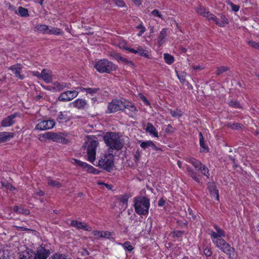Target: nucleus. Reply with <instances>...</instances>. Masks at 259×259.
Returning <instances> with one entry per match:
<instances>
[{
    "instance_id": "62",
    "label": "nucleus",
    "mask_w": 259,
    "mask_h": 259,
    "mask_svg": "<svg viewBox=\"0 0 259 259\" xmlns=\"http://www.w3.org/2000/svg\"><path fill=\"white\" fill-rule=\"evenodd\" d=\"M135 5L139 6L141 5L142 0H132Z\"/></svg>"
},
{
    "instance_id": "9",
    "label": "nucleus",
    "mask_w": 259,
    "mask_h": 259,
    "mask_svg": "<svg viewBox=\"0 0 259 259\" xmlns=\"http://www.w3.org/2000/svg\"><path fill=\"white\" fill-rule=\"evenodd\" d=\"M213 244L215 246L221 250L223 252L229 256V258L233 257L234 255V248L223 239H221Z\"/></svg>"
},
{
    "instance_id": "59",
    "label": "nucleus",
    "mask_w": 259,
    "mask_h": 259,
    "mask_svg": "<svg viewBox=\"0 0 259 259\" xmlns=\"http://www.w3.org/2000/svg\"><path fill=\"white\" fill-rule=\"evenodd\" d=\"M98 184L99 185L105 186L107 188V189H108V190H111L112 189V188L111 185L107 184H105V183H102V182H98Z\"/></svg>"
},
{
    "instance_id": "52",
    "label": "nucleus",
    "mask_w": 259,
    "mask_h": 259,
    "mask_svg": "<svg viewBox=\"0 0 259 259\" xmlns=\"http://www.w3.org/2000/svg\"><path fill=\"white\" fill-rule=\"evenodd\" d=\"M248 44L254 49H259V42L255 41H249Z\"/></svg>"
},
{
    "instance_id": "53",
    "label": "nucleus",
    "mask_w": 259,
    "mask_h": 259,
    "mask_svg": "<svg viewBox=\"0 0 259 259\" xmlns=\"http://www.w3.org/2000/svg\"><path fill=\"white\" fill-rule=\"evenodd\" d=\"M119 47L121 49L125 50L128 51L130 52V50L132 49V48H130L126 46V44L124 42H120L119 44Z\"/></svg>"
},
{
    "instance_id": "1",
    "label": "nucleus",
    "mask_w": 259,
    "mask_h": 259,
    "mask_svg": "<svg viewBox=\"0 0 259 259\" xmlns=\"http://www.w3.org/2000/svg\"><path fill=\"white\" fill-rule=\"evenodd\" d=\"M106 146L112 150H120L123 146V143L119 134L115 132H107L103 136Z\"/></svg>"
},
{
    "instance_id": "21",
    "label": "nucleus",
    "mask_w": 259,
    "mask_h": 259,
    "mask_svg": "<svg viewBox=\"0 0 259 259\" xmlns=\"http://www.w3.org/2000/svg\"><path fill=\"white\" fill-rule=\"evenodd\" d=\"M82 91L85 92L87 94L90 95L91 96L99 97L101 94V90L98 88H83Z\"/></svg>"
},
{
    "instance_id": "16",
    "label": "nucleus",
    "mask_w": 259,
    "mask_h": 259,
    "mask_svg": "<svg viewBox=\"0 0 259 259\" xmlns=\"http://www.w3.org/2000/svg\"><path fill=\"white\" fill-rule=\"evenodd\" d=\"M73 227L77 229H82L87 231H91V228L86 223L80 222L76 220H72L70 224Z\"/></svg>"
},
{
    "instance_id": "63",
    "label": "nucleus",
    "mask_w": 259,
    "mask_h": 259,
    "mask_svg": "<svg viewBox=\"0 0 259 259\" xmlns=\"http://www.w3.org/2000/svg\"><path fill=\"white\" fill-rule=\"evenodd\" d=\"M141 99L142 100V101L144 102L145 104L146 105H150V103L149 102V101L147 100V99H146V98L145 97H144V96H142L141 97Z\"/></svg>"
},
{
    "instance_id": "23",
    "label": "nucleus",
    "mask_w": 259,
    "mask_h": 259,
    "mask_svg": "<svg viewBox=\"0 0 259 259\" xmlns=\"http://www.w3.org/2000/svg\"><path fill=\"white\" fill-rule=\"evenodd\" d=\"M14 137V133L11 132H0V143L9 141Z\"/></svg>"
},
{
    "instance_id": "18",
    "label": "nucleus",
    "mask_w": 259,
    "mask_h": 259,
    "mask_svg": "<svg viewBox=\"0 0 259 259\" xmlns=\"http://www.w3.org/2000/svg\"><path fill=\"white\" fill-rule=\"evenodd\" d=\"M40 78L46 83L51 82L52 81V71L48 69H44L41 72Z\"/></svg>"
},
{
    "instance_id": "14",
    "label": "nucleus",
    "mask_w": 259,
    "mask_h": 259,
    "mask_svg": "<svg viewBox=\"0 0 259 259\" xmlns=\"http://www.w3.org/2000/svg\"><path fill=\"white\" fill-rule=\"evenodd\" d=\"M9 69L13 72L18 79L23 80L25 78V76L21 73L22 66L20 64L13 65L10 66Z\"/></svg>"
},
{
    "instance_id": "42",
    "label": "nucleus",
    "mask_w": 259,
    "mask_h": 259,
    "mask_svg": "<svg viewBox=\"0 0 259 259\" xmlns=\"http://www.w3.org/2000/svg\"><path fill=\"white\" fill-rule=\"evenodd\" d=\"M170 115L174 117H180L182 116V112L181 110L177 109L175 110H169Z\"/></svg>"
},
{
    "instance_id": "15",
    "label": "nucleus",
    "mask_w": 259,
    "mask_h": 259,
    "mask_svg": "<svg viewBox=\"0 0 259 259\" xmlns=\"http://www.w3.org/2000/svg\"><path fill=\"white\" fill-rule=\"evenodd\" d=\"M210 16V21L220 27H224L229 23L228 20L224 15H221L220 18L216 17L214 15Z\"/></svg>"
},
{
    "instance_id": "44",
    "label": "nucleus",
    "mask_w": 259,
    "mask_h": 259,
    "mask_svg": "<svg viewBox=\"0 0 259 259\" xmlns=\"http://www.w3.org/2000/svg\"><path fill=\"white\" fill-rule=\"evenodd\" d=\"M73 161H74V163L75 164H76L80 166V167L84 168L85 170L87 169V167L89 165V164H88L87 163L81 161L76 159H73Z\"/></svg>"
},
{
    "instance_id": "5",
    "label": "nucleus",
    "mask_w": 259,
    "mask_h": 259,
    "mask_svg": "<svg viewBox=\"0 0 259 259\" xmlns=\"http://www.w3.org/2000/svg\"><path fill=\"white\" fill-rule=\"evenodd\" d=\"M114 156L111 153L105 152L100 155L98 166L107 171H111L114 166Z\"/></svg>"
},
{
    "instance_id": "64",
    "label": "nucleus",
    "mask_w": 259,
    "mask_h": 259,
    "mask_svg": "<svg viewBox=\"0 0 259 259\" xmlns=\"http://www.w3.org/2000/svg\"><path fill=\"white\" fill-rule=\"evenodd\" d=\"M32 75L40 78L41 73H40L38 71H33L32 72Z\"/></svg>"
},
{
    "instance_id": "25",
    "label": "nucleus",
    "mask_w": 259,
    "mask_h": 259,
    "mask_svg": "<svg viewBox=\"0 0 259 259\" xmlns=\"http://www.w3.org/2000/svg\"><path fill=\"white\" fill-rule=\"evenodd\" d=\"M196 11L198 14L205 17L208 21H210V19H209L210 16H212L213 14H211L205 8L199 7L197 8Z\"/></svg>"
},
{
    "instance_id": "10",
    "label": "nucleus",
    "mask_w": 259,
    "mask_h": 259,
    "mask_svg": "<svg viewBox=\"0 0 259 259\" xmlns=\"http://www.w3.org/2000/svg\"><path fill=\"white\" fill-rule=\"evenodd\" d=\"M124 101L114 99L108 105V112L114 113L125 109Z\"/></svg>"
},
{
    "instance_id": "29",
    "label": "nucleus",
    "mask_w": 259,
    "mask_h": 259,
    "mask_svg": "<svg viewBox=\"0 0 259 259\" xmlns=\"http://www.w3.org/2000/svg\"><path fill=\"white\" fill-rule=\"evenodd\" d=\"M140 146L143 149L150 147L152 150H158V148L152 141H143L141 143Z\"/></svg>"
},
{
    "instance_id": "45",
    "label": "nucleus",
    "mask_w": 259,
    "mask_h": 259,
    "mask_svg": "<svg viewBox=\"0 0 259 259\" xmlns=\"http://www.w3.org/2000/svg\"><path fill=\"white\" fill-rule=\"evenodd\" d=\"M111 56L118 61L124 62V61H125V58L122 57L119 53L114 52Z\"/></svg>"
},
{
    "instance_id": "57",
    "label": "nucleus",
    "mask_w": 259,
    "mask_h": 259,
    "mask_svg": "<svg viewBox=\"0 0 259 259\" xmlns=\"http://www.w3.org/2000/svg\"><path fill=\"white\" fill-rule=\"evenodd\" d=\"M203 253L206 256H210L211 255V251L209 248L204 249Z\"/></svg>"
},
{
    "instance_id": "37",
    "label": "nucleus",
    "mask_w": 259,
    "mask_h": 259,
    "mask_svg": "<svg viewBox=\"0 0 259 259\" xmlns=\"http://www.w3.org/2000/svg\"><path fill=\"white\" fill-rule=\"evenodd\" d=\"M36 28L39 31L43 33L48 34V32H49V26L46 25L39 24L37 25Z\"/></svg>"
},
{
    "instance_id": "22",
    "label": "nucleus",
    "mask_w": 259,
    "mask_h": 259,
    "mask_svg": "<svg viewBox=\"0 0 259 259\" xmlns=\"http://www.w3.org/2000/svg\"><path fill=\"white\" fill-rule=\"evenodd\" d=\"M73 107L83 109L87 105V101L82 99H77L70 104Z\"/></svg>"
},
{
    "instance_id": "54",
    "label": "nucleus",
    "mask_w": 259,
    "mask_h": 259,
    "mask_svg": "<svg viewBox=\"0 0 259 259\" xmlns=\"http://www.w3.org/2000/svg\"><path fill=\"white\" fill-rule=\"evenodd\" d=\"M228 4L230 6L232 10L234 12H237L239 10V6L234 4L231 2H228Z\"/></svg>"
},
{
    "instance_id": "40",
    "label": "nucleus",
    "mask_w": 259,
    "mask_h": 259,
    "mask_svg": "<svg viewBox=\"0 0 259 259\" xmlns=\"http://www.w3.org/2000/svg\"><path fill=\"white\" fill-rule=\"evenodd\" d=\"M119 244L121 245L124 249L127 250L129 252L132 251L134 249V247L129 241H126L124 243H120Z\"/></svg>"
},
{
    "instance_id": "58",
    "label": "nucleus",
    "mask_w": 259,
    "mask_h": 259,
    "mask_svg": "<svg viewBox=\"0 0 259 259\" xmlns=\"http://www.w3.org/2000/svg\"><path fill=\"white\" fill-rule=\"evenodd\" d=\"M128 66L132 68H134L135 67V64L132 61L128 60L127 59H125V61H124Z\"/></svg>"
},
{
    "instance_id": "38",
    "label": "nucleus",
    "mask_w": 259,
    "mask_h": 259,
    "mask_svg": "<svg viewBox=\"0 0 259 259\" xmlns=\"http://www.w3.org/2000/svg\"><path fill=\"white\" fill-rule=\"evenodd\" d=\"M17 13L21 17H26L29 16L28 10L22 7H19L18 8V12Z\"/></svg>"
},
{
    "instance_id": "20",
    "label": "nucleus",
    "mask_w": 259,
    "mask_h": 259,
    "mask_svg": "<svg viewBox=\"0 0 259 259\" xmlns=\"http://www.w3.org/2000/svg\"><path fill=\"white\" fill-rule=\"evenodd\" d=\"M125 109H124L126 113L130 115L136 114L138 111L136 107L132 103L124 101Z\"/></svg>"
},
{
    "instance_id": "13",
    "label": "nucleus",
    "mask_w": 259,
    "mask_h": 259,
    "mask_svg": "<svg viewBox=\"0 0 259 259\" xmlns=\"http://www.w3.org/2000/svg\"><path fill=\"white\" fill-rule=\"evenodd\" d=\"M55 124V123L53 120H42L36 125L35 130L44 131L51 129L54 127Z\"/></svg>"
},
{
    "instance_id": "35",
    "label": "nucleus",
    "mask_w": 259,
    "mask_h": 259,
    "mask_svg": "<svg viewBox=\"0 0 259 259\" xmlns=\"http://www.w3.org/2000/svg\"><path fill=\"white\" fill-rule=\"evenodd\" d=\"M163 58L165 63L168 65L172 64L175 61L174 56L167 53L164 54Z\"/></svg>"
},
{
    "instance_id": "11",
    "label": "nucleus",
    "mask_w": 259,
    "mask_h": 259,
    "mask_svg": "<svg viewBox=\"0 0 259 259\" xmlns=\"http://www.w3.org/2000/svg\"><path fill=\"white\" fill-rule=\"evenodd\" d=\"M214 228L216 231H212L209 233L213 243L221 239H223V238L225 237V233L222 229L217 225H214Z\"/></svg>"
},
{
    "instance_id": "34",
    "label": "nucleus",
    "mask_w": 259,
    "mask_h": 259,
    "mask_svg": "<svg viewBox=\"0 0 259 259\" xmlns=\"http://www.w3.org/2000/svg\"><path fill=\"white\" fill-rule=\"evenodd\" d=\"M119 200L122 203L123 208H126L128 204L129 196L127 195H121L119 197Z\"/></svg>"
},
{
    "instance_id": "3",
    "label": "nucleus",
    "mask_w": 259,
    "mask_h": 259,
    "mask_svg": "<svg viewBox=\"0 0 259 259\" xmlns=\"http://www.w3.org/2000/svg\"><path fill=\"white\" fill-rule=\"evenodd\" d=\"M98 145V142L92 138H88L83 144V146L87 150L88 160L91 163H93L96 159V150Z\"/></svg>"
},
{
    "instance_id": "36",
    "label": "nucleus",
    "mask_w": 259,
    "mask_h": 259,
    "mask_svg": "<svg viewBox=\"0 0 259 259\" xmlns=\"http://www.w3.org/2000/svg\"><path fill=\"white\" fill-rule=\"evenodd\" d=\"M48 184L51 187L56 188H60L62 186L61 183L59 182L52 180L50 178H47Z\"/></svg>"
},
{
    "instance_id": "39",
    "label": "nucleus",
    "mask_w": 259,
    "mask_h": 259,
    "mask_svg": "<svg viewBox=\"0 0 259 259\" xmlns=\"http://www.w3.org/2000/svg\"><path fill=\"white\" fill-rule=\"evenodd\" d=\"M66 87L64 82H56L54 83V88L55 91H59L63 90Z\"/></svg>"
},
{
    "instance_id": "4",
    "label": "nucleus",
    "mask_w": 259,
    "mask_h": 259,
    "mask_svg": "<svg viewBox=\"0 0 259 259\" xmlns=\"http://www.w3.org/2000/svg\"><path fill=\"white\" fill-rule=\"evenodd\" d=\"M94 67L100 73H109L115 70L117 66L112 62L106 59H103L96 62Z\"/></svg>"
},
{
    "instance_id": "61",
    "label": "nucleus",
    "mask_w": 259,
    "mask_h": 259,
    "mask_svg": "<svg viewBox=\"0 0 259 259\" xmlns=\"http://www.w3.org/2000/svg\"><path fill=\"white\" fill-rule=\"evenodd\" d=\"M14 211L16 212H19L21 213L22 212L23 209L21 208H20L18 206H15L13 208Z\"/></svg>"
},
{
    "instance_id": "17",
    "label": "nucleus",
    "mask_w": 259,
    "mask_h": 259,
    "mask_svg": "<svg viewBox=\"0 0 259 259\" xmlns=\"http://www.w3.org/2000/svg\"><path fill=\"white\" fill-rule=\"evenodd\" d=\"M130 52L134 54H138L139 55L143 56L148 59L151 58L149 54V52L142 46H138L136 49H132L130 50Z\"/></svg>"
},
{
    "instance_id": "31",
    "label": "nucleus",
    "mask_w": 259,
    "mask_h": 259,
    "mask_svg": "<svg viewBox=\"0 0 259 259\" xmlns=\"http://www.w3.org/2000/svg\"><path fill=\"white\" fill-rule=\"evenodd\" d=\"M69 117L67 112H60L57 117V120L59 122H63L69 120Z\"/></svg>"
},
{
    "instance_id": "49",
    "label": "nucleus",
    "mask_w": 259,
    "mask_h": 259,
    "mask_svg": "<svg viewBox=\"0 0 259 259\" xmlns=\"http://www.w3.org/2000/svg\"><path fill=\"white\" fill-rule=\"evenodd\" d=\"M89 172L94 174H99V170L96 169L92 165L89 164L87 168L86 169Z\"/></svg>"
},
{
    "instance_id": "51",
    "label": "nucleus",
    "mask_w": 259,
    "mask_h": 259,
    "mask_svg": "<svg viewBox=\"0 0 259 259\" xmlns=\"http://www.w3.org/2000/svg\"><path fill=\"white\" fill-rule=\"evenodd\" d=\"M92 234L95 237L96 239L102 238V231L95 230L92 232Z\"/></svg>"
},
{
    "instance_id": "30",
    "label": "nucleus",
    "mask_w": 259,
    "mask_h": 259,
    "mask_svg": "<svg viewBox=\"0 0 259 259\" xmlns=\"http://www.w3.org/2000/svg\"><path fill=\"white\" fill-rule=\"evenodd\" d=\"M199 143L201 147V152H206L208 151V147L205 144L204 139L202 134L200 132L199 134Z\"/></svg>"
},
{
    "instance_id": "33",
    "label": "nucleus",
    "mask_w": 259,
    "mask_h": 259,
    "mask_svg": "<svg viewBox=\"0 0 259 259\" xmlns=\"http://www.w3.org/2000/svg\"><path fill=\"white\" fill-rule=\"evenodd\" d=\"M175 72L180 81L183 84L187 82V80L186 79L187 73L184 71H182L180 73H179L177 70H175Z\"/></svg>"
},
{
    "instance_id": "56",
    "label": "nucleus",
    "mask_w": 259,
    "mask_h": 259,
    "mask_svg": "<svg viewBox=\"0 0 259 259\" xmlns=\"http://www.w3.org/2000/svg\"><path fill=\"white\" fill-rule=\"evenodd\" d=\"M141 157V154L139 151H137L136 152L134 155V160L135 161L138 162Z\"/></svg>"
},
{
    "instance_id": "32",
    "label": "nucleus",
    "mask_w": 259,
    "mask_h": 259,
    "mask_svg": "<svg viewBox=\"0 0 259 259\" xmlns=\"http://www.w3.org/2000/svg\"><path fill=\"white\" fill-rule=\"evenodd\" d=\"M63 34V31L61 30V29L54 27L52 26H50L49 28V32H48V34H54L56 35H59Z\"/></svg>"
},
{
    "instance_id": "48",
    "label": "nucleus",
    "mask_w": 259,
    "mask_h": 259,
    "mask_svg": "<svg viewBox=\"0 0 259 259\" xmlns=\"http://www.w3.org/2000/svg\"><path fill=\"white\" fill-rule=\"evenodd\" d=\"M229 105L230 106L234 107V108H241L242 106H241L240 103L237 101H231L229 102Z\"/></svg>"
},
{
    "instance_id": "50",
    "label": "nucleus",
    "mask_w": 259,
    "mask_h": 259,
    "mask_svg": "<svg viewBox=\"0 0 259 259\" xmlns=\"http://www.w3.org/2000/svg\"><path fill=\"white\" fill-rule=\"evenodd\" d=\"M242 124L238 123H233L232 124L230 123L229 126L233 130H239L241 128Z\"/></svg>"
},
{
    "instance_id": "19",
    "label": "nucleus",
    "mask_w": 259,
    "mask_h": 259,
    "mask_svg": "<svg viewBox=\"0 0 259 259\" xmlns=\"http://www.w3.org/2000/svg\"><path fill=\"white\" fill-rule=\"evenodd\" d=\"M17 115V113H15L4 119L1 123L2 126L4 127H8L12 125L15 123L14 119Z\"/></svg>"
},
{
    "instance_id": "26",
    "label": "nucleus",
    "mask_w": 259,
    "mask_h": 259,
    "mask_svg": "<svg viewBox=\"0 0 259 259\" xmlns=\"http://www.w3.org/2000/svg\"><path fill=\"white\" fill-rule=\"evenodd\" d=\"M188 175L193 178L197 183H200L201 181L200 176L197 174L191 167L188 166L187 168Z\"/></svg>"
},
{
    "instance_id": "28",
    "label": "nucleus",
    "mask_w": 259,
    "mask_h": 259,
    "mask_svg": "<svg viewBox=\"0 0 259 259\" xmlns=\"http://www.w3.org/2000/svg\"><path fill=\"white\" fill-rule=\"evenodd\" d=\"M208 189L211 196L215 198L217 200H219V191L215 188L214 184H209L208 187Z\"/></svg>"
},
{
    "instance_id": "46",
    "label": "nucleus",
    "mask_w": 259,
    "mask_h": 259,
    "mask_svg": "<svg viewBox=\"0 0 259 259\" xmlns=\"http://www.w3.org/2000/svg\"><path fill=\"white\" fill-rule=\"evenodd\" d=\"M136 28L140 30V32L138 34L139 36L142 35L143 33H144L146 31V28L143 25L142 22H141L139 24H138Z\"/></svg>"
},
{
    "instance_id": "24",
    "label": "nucleus",
    "mask_w": 259,
    "mask_h": 259,
    "mask_svg": "<svg viewBox=\"0 0 259 259\" xmlns=\"http://www.w3.org/2000/svg\"><path fill=\"white\" fill-rule=\"evenodd\" d=\"M167 36V29L163 28L160 32L157 38V43L159 46H161L166 40Z\"/></svg>"
},
{
    "instance_id": "47",
    "label": "nucleus",
    "mask_w": 259,
    "mask_h": 259,
    "mask_svg": "<svg viewBox=\"0 0 259 259\" xmlns=\"http://www.w3.org/2000/svg\"><path fill=\"white\" fill-rule=\"evenodd\" d=\"M50 259H67V257L65 254L58 253H55Z\"/></svg>"
},
{
    "instance_id": "55",
    "label": "nucleus",
    "mask_w": 259,
    "mask_h": 259,
    "mask_svg": "<svg viewBox=\"0 0 259 259\" xmlns=\"http://www.w3.org/2000/svg\"><path fill=\"white\" fill-rule=\"evenodd\" d=\"M152 14L155 17H158L162 19H164L162 17V15L160 14V12L157 10H154L152 12Z\"/></svg>"
},
{
    "instance_id": "41",
    "label": "nucleus",
    "mask_w": 259,
    "mask_h": 259,
    "mask_svg": "<svg viewBox=\"0 0 259 259\" xmlns=\"http://www.w3.org/2000/svg\"><path fill=\"white\" fill-rule=\"evenodd\" d=\"M102 238L107 239H113V233L109 231H102Z\"/></svg>"
},
{
    "instance_id": "8",
    "label": "nucleus",
    "mask_w": 259,
    "mask_h": 259,
    "mask_svg": "<svg viewBox=\"0 0 259 259\" xmlns=\"http://www.w3.org/2000/svg\"><path fill=\"white\" fill-rule=\"evenodd\" d=\"M39 136V139L41 137H42L45 139L50 140L61 144H67L69 142V140L65 139L61 133L57 134L52 132H49L40 135Z\"/></svg>"
},
{
    "instance_id": "60",
    "label": "nucleus",
    "mask_w": 259,
    "mask_h": 259,
    "mask_svg": "<svg viewBox=\"0 0 259 259\" xmlns=\"http://www.w3.org/2000/svg\"><path fill=\"white\" fill-rule=\"evenodd\" d=\"M192 68L194 70H201L204 68V67L201 65L193 66Z\"/></svg>"
},
{
    "instance_id": "6",
    "label": "nucleus",
    "mask_w": 259,
    "mask_h": 259,
    "mask_svg": "<svg viewBox=\"0 0 259 259\" xmlns=\"http://www.w3.org/2000/svg\"><path fill=\"white\" fill-rule=\"evenodd\" d=\"M50 254V250L41 246L37 250L36 253L30 250L21 256H26L27 259H47Z\"/></svg>"
},
{
    "instance_id": "27",
    "label": "nucleus",
    "mask_w": 259,
    "mask_h": 259,
    "mask_svg": "<svg viewBox=\"0 0 259 259\" xmlns=\"http://www.w3.org/2000/svg\"><path fill=\"white\" fill-rule=\"evenodd\" d=\"M145 131L155 137H158V133L151 123L148 122L147 123Z\"/></svg>"
},
{
    "instance_id": "2",
    "label": "nucleus",
    "mask_w": 259,
    "mask_h": 259,
    "mask_svg": "<svg viewBox=\"0 0 259 259\" xmlns=\"http://www.w3.org/2000/svg\"><path fill=\"white\" fill-rule=\"evenodd\" d=\"M135 212L139 215H147L149 212L150 199L146 197L139 196L134 198Z\"/></svg>"
},
{
    "instance_id": "12",
    "label": "nucleus",
    "mask_w": 259,
    "mask_h": 259,
    "mask_svg": "<svg viewBox=\"0 0 259 259\" xmlns=\"http://www.w3.org/2000/svg\"><path fill=\"white\" fill-rule=\"evenodd\" d=\"M78 92L76 91H67L61 93L58 97V100L63 102L69 101L76 97Z\"/></svg>"
},
{
    "instance_id": "43",
    "label": "nucleus",
    "mask_w": 259,
    "mask_h": 259,
    "mask_svg": "<svg viewBox=\"0 0 259 259\" xmlns=\"http://www.w3.org/2000/svg\"><path fill=\"white\" fill-rule=\"evenodd\" d=\"M229 70L228 67L226 66H220L217 68L216 74L219 75L220 74L228 71Z\"/></svg>"
},
{
    "instance_id": "7",
    "label": "nucleus",
    "mask_w": 259,
    "mask_h": 259,
    "mask_svg": "<svg viewBox=\"0 0 259 259\" xmlns=\"http://www.w3.org/2000/svg\"><path fill=\"white\" fill-rule=\"evenodd\" d=\"M185 160L188 162L191 163L193 166L202 175L208 178L209 176V170L208 168L203 164L200 161L193 157H186Z\"/></svg>"
}]
</instances>
